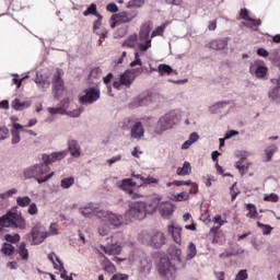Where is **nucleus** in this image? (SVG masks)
Masks as SVG:
<instances>
[{
    "mask_svg": "<svg viewBox=\"0 0 280 280\" xmlns=\"http://www.w3.org/2000/svg\"><path fill=\"white\" fill-rule=\"evenodd\" d=\"M67 156L66 151L54 152L51 154H43L42 160L44 164H35L24 171L25 178H35L39 185L47 183L50 178H54L55 172L49 174V165L56 163V161H62Z\"/></svg>",
    "mask_w": 280,
    "mask_h": 280,
    "instance_id": "nucleus-1",
    "label": "nucleus"
},
{
    "mask_svg": "<svg viewBox=\"0 0 280 280\" xmlns=\"http://www.w3.org/2000/svg\"><path fill=\"white\" fill-rule=\"evenodd\" d=\"M163 200L161 196H155L151 199L149 203L143 201H136L129 205L128 211L125 213L126 218L129 220H144L148 213H156V207H159V201Z\"/></svg>",
    "mask_w": 280,
    "mask_h": 280,
    "instance_id": "nucleus-2",
    "label": "nucleus"
},
{
    "mask_svg": "<svg viewBox=\"0 0 280 280\" xmlns=\"http://www.w3.org/2000/svg\"><path fill=\"white\" fill-rule=\"evenodd\" d=\"M3 229H20V231H25L27 229V222L23 215L16 212H8L0 218V233Z\"/></svg>",
    "mask_w": 280,
    "mask_h": 280,
    "instance_id": "nucleus-3",
    "label": "nucleus"
},
{
    "mask_svg": "<svg viewBox=\"0 0 280 280\" xmlns=\"http://www.w3.org/2000/svg\"><path fill=\"white\" fill-rule=\"evenodd\" d=\"M137 10L122 11L117 14L112 15L110 18V27L115 28L117 25H121L124 23H130L132 20L137 19Z\"/></svg>",
    "mask_w": 280,
    "mask_h": 280,
    "instance_id": "nucleus-4",
    "label": "nucleus"
},
{
    "mask_svg": "<svg viewBox=\"0 0 280 280\" xmlns=\"http://www.w3.org/2000/svg\"><path fill=\"white\" fill-rule=\"evenodd\" d=\"M95 212L102 222H109L112 226L119 228L124 224V217L119 214H115L108 210H96Z\"/></svg>",
    "mask_w": 280,
    "mask_h": 280,
    "instance_id": "nucleus-5",
    "label": "nucleus"
},
{
    "mask_svg": "<svg viewBox=\"0 0 280 280\" xmlns=\"http://www.w3.org/2000/svg\"><path fill=\"white\" fill-rule=\"evenodd\" d=\"M159 273L164 280L176 279V267L172 265L170 259L163 258L159 266Z\"/></svg>",
    "mask_w": 280,
    "mask_h": 280,
    "instance_id": "nucleus-6",
    "label": "nucleus"
},
{
    "mask_svg": "<svg viewBox=\"0 0 280 280\" xmlns=\"http://www.w3.org/2000/svg\"><path fill=\"white\" fill-rule=\"evenodd\" d=\"M144 240L149 241L150 246L153 248H162L165 244V234L159 231H152L144 235Z\"/></svg>",
    "mask_w": 280,
    "mask_h": 280,
    "instance_id": "nucleus-7",
    "label": "nucleus"
},
{
    "mask_svg": "<svg viewBox=\"0 0 280 280\" xmlns=\"http://www.w3.org/2000/svg\"><path fill=\"white\" fill-rule=\"evenodd\" d=\"M100 90L95 88H89L79 96L80 104L89 105V104H95L97 100H100Z\"/></svg>",
    "mask_w": 280,
    "mask_h": 280,
    "instance_id": "nucleus-8",
    "label": "nucleus"
},
{
    "mask_svg": "<svg viewBox=\"0 0 280 280\" xmlns=\"http://www.w3.org/2000/svg\"><path fill=\"white\" fill-rule=\"evenodd\" d=\"M135 80H136L135 72H132L131 70H126L120 74L119 81L113 82V86L114 89H117V91H119L121 86L130 88V85L132 84V82H135Z\"/></svg>",
    "mask_w": 280,
    "mask_h": 280,
    "instance_id": "nucleus-9",
    "label": "nucleus"
},
{
    "mask_svg": "<svg viewBox=\"0 0 280 280\" xmlns=\"http://www.w3.org/2000/svg\"><path fill=\"white\" fill-rule=\"evenodd\" d=\"M240 19H242L243 21H248L244 23V25L245 27H249V30L257 31L259 25H261V20L250 18L248 9L246 8L241 9Z\"/></svg>",
    "mask_w": 280,
    "mask_h": 280,
    "instance_id": "nucleus-10",
    "label": "nucleus"
},
{
    "mask_svg": "<svg viewBox=\"0 0 280 280\" xmlns=\"http://www.w3.org/2000/svg\"><path fill=\"white\" fill-rule=\"evenodd\" d=\"M32 237V242L35 245L43 244L45 240L47 238V232L43 231V225L40 223H37L30 233Z\"/></svg>",
    "mask_w": 280,
    "mask_h": 280,
    "instance_id": "nucleus-11",
    "label": "nucleus"
},
{
    "mask_svg": "<svg viewBox=\"0 0 280 280\" xmlns=\"http://www.w3.org/2000/svg\"><path fill=\"white\" fill-rule=\"evenodd\" d=\"M135 187H137V183L132 180V178L122 179L119 184V188L122 191H126V194H129L133 200H137V198H141V195L132 191Z\"/></svg>",
    "mask_w": 280,
    "mask_h": 280,
    "instance_id": "nucleus-12",
    "label": "nucleus"
},
{
    "mask_svg": "<svg viewBox=\"0 0 280 280\" xmlns=\"http://www.w3.org/2000/svg\"><path fill=\"white\" fill-rule=\"evenodd\" d=\"M175 124H176V114L168 113L160 118L158 122V128H161V130H170V128H173Z\"/></svg>",
    "mask_w": 280,
    "mask_h": 280,
    "instance_id": "nucleus-13",
    "label": "nucleus"
},
{
    "mask_svg": "<svg viewBox=\"0 0 280 280\" xmlns=\"http://www.w3.org/2000/svg\"><path fill=\"white\" fill-rule=\"evenodd\" d=\"M100 248L105 253V255H121V245L110 238L107 245H100Z\"/></svg>",
    "mask_w": 280,
    "mask_h": 280,
    "instance_id": "nucleus-14",
    "label": "nucleus"
},
{
    "mask_svg": "<svg viewBox=\"0 0 280 280\" xmlns=\"http://www.w3.org/2000/svg\"><path fill=\"white\" fill-rule=\"evenodd\" d=\"M156 209L159 210L160 215H162V218L170 220V218L172 217V213H174L175 207H174V203L170 201L161 202L160 200L158 202Z\"/></svg>",
    "mask_w": 280,
    "mask_h": 280,
    "instance_id": "nucleus-15",
    "label": "nucleus"
},
{
    "mask_svg": "<svg viewBox=\"0 0 280 280\" xmlns=\"http://www.w3.org/2000/svg\"><path fill=\"white\" fill-rule=\"evenodd\" d=\"M21 132H25V128L21 124L14 122L11 129L13 145L21 142Z\"/></svg>",
    "mask_w": 280,
    "mask_h": 280,
    "instance_id": "nucleus-16",
    "label": "nucleus"
},
{
    "mask_svg": "<svg viewBox=\"0 0 280 280\" xmlns=\"http://www.w3.org/2000/svg\"><path fill=\"white\" fill-rule=\"evenodd\" d=\"M172 185H175V187H183V185H186L189 187L190 185V190L189 194H198V184L191 182V180H174L172 183H167L166 187H172Z\"/></svg>",
    "mask_w": 280,
    "mask_h": 280,
    "instance_id": "nucleus-17",
    "label": "nucleus"
},
{
    "mask_svg": "<svg viewBox=\"0 0 280 280\" xmlns=\"http://www.w3.org/2000/svg\"><path fill=\"white\" fill-rule=\"evenodd\" d=\"M209 236L212 237V244H222L224 242V232L220 230V226H212Z\"/></svg>",
    "mask_w": 280,
    "mask_h": 280,
    "instance_id": "nucleus-18",
    "label": "nucleus"
},
{
    "mask_svg": "<svg viewBox=\"0 0 280 280\" xmlns=\"http://www.w3.org/2000/svg\"><path fill=\"white\" fill-rule=\"evenodd\" d=\"M167 231L175 244H180V242H183V228L177 225H168Z\"/></svg>",
    "mask_w": 280,
    "mask_h": 280,
    "instance_id": "nucleus-19",
    "label": "nucleus"
},
{
    "mask_svg": "<svg viewBox=\"0 0 280 280\" xmlns=\"http://www.w3.org/2000/svg\"><path fill=\"white\" fill-rule=\"evenodd\" d=\"M145 135V129L143 128V122L136 121L131 127V139H141Z\"/></svg>",
    "mask_w": 280,
    "mask_h": 280,
    "instance_id": "nucleus-20",
    "label": "nucleus"
},
{
    "mask_svg": "<svg viewBox=\"0 0 280 280\" xmlns=\"http://www.w3.org/2000/svg\"><path fill=\"white\" fill-rule=\"evenodd\" d=\"M271 84H273V88L269 91V97L280 100V78L271 79Z\"/></svg>",
    "mask_w": 280,
    "mask_h": 280,
    "instance_id": "nucleus-21",
    "label": "nucleus"
},
{
    "mask_svg": "<svg viewBox=\"0 0 280 280\" xmlns=\"http://www.w3.org/2000/svg\"><path fill=\"white\" fill-rule=\"evenodd\" d=\"M210 49H214L215 51H222V49H226L229 47V40L225 39H214L210 42Z\"/></svg>",
    "mask_w": 280,
    "mask_h": 280,
    "instance_id": "nucleus-22",
    "label": "nucleus"
},
{
    "mask_svg": "<svg viewBox=\"0 0 280 280\" xmlns=\"http://www.w3.org/2000/svg\"><path fill=\"white\" fill-rule=\"evenodd\" d=\"M96 211H102V209L95 208L93 205H90V206L84 207V208H80V213L84 218H93V215L97 217V212Z\"/></svg>",
    "mask_w": 280,
    "mask_h": 280,
    "instance_id": "nucleus-23",
    "label": "nucleus"
},
{
    "mask_svg": "<svg viewBox=\"0 0 280 280\" xmlns=\"http://www.w3.org/2000/svg\"><path fill=\"white\" fill-rule=\"evenodd\" d=\"M150 96H138L130 104L129 108H139V106H148Z\"/></svg>",
    "mask_w": 280,
    "mask_h": 280,
    "instance_id": "nucleus-24",
    "label": "nucleus"
},
{
    "mask_svg": "<svg viewBox=\"0 0 280 280\" xmlns=\"http://www.w3.org/2000/svg\"><path fill=\"white\" fill-rule=\"evenodd\" d=\"M150 32H152V26L150 24H143L139 32V39L141 42L150 40Z\"/></svg>",
    "mask_w": 280,
    "mask_h": 280,
    "instance_id": "nucleus-25",
    "label": "nucleus"
},
{
    "mask_svg": "<svg viewBox=\"0 0 280 280\" xmlns=\"http://www.w3.org/2000/svg\"><path fill=\"white\" fill-rule=\"evenodd\" d=\"M168 255L171 257V259H173L174 261H183V249L176 247V246H171L168 248Z\"/></svg>",
    "mask_w": 280,
    "mask_h": 280,
    "instance_id": "nucleus-26",
    "label": "nucleus"
},
{
    "mask_svg": "<svg viewBox=\"0 0 280 280\" xmlns=\"http://www.w3.org/2000/svg\"><path fill=\"white\" fill-rule=\"evenodd\" d=\"M32 104L30 102H21L19 98H15L11 103V107L13 110H25V108H30Z\"/></svg>",
    "mask_w": 280,
    "mask_h": 280,
    "instance_id": "nucleus-27",
    "label": "nucleus"
},
{
    "mask_svg": "<svg viewBox=\"0 0 280 280\" xmlns=\"http://www.w3.org/2000/svg\"><path fill=\"white\" fill-rule=\"evenodd\" d=\"M52 86L55 91H62L65 89V81H62V77H60V72H57L56 74H54Z\"/></svg>",
    "mask_w": 280,
    "mask_h": 280,
    "instance_id": "nucleus-28",
    "label": "nucleus"
},
{
    "mask_svg": "<svg viewBox=\"0 0 280 280\" xmlns=\"http://www.w3.org/2000/svg\"><path fill=\"white\" fill-rule=\"evenodd\" d=\"M68 150L71 154V156H80V144H78L77 140H70L68 142Z\"/></svg>",
    "mask_w": 280,
    "mask_h": 280,
    "instance_id": "nucleus-29",
    "label": "nucleus"
},
{
    "mask_svg": "<svg viewBox=\"0 0 280 280\" xmlns=\"http://www.w3.org/2000/svg\"><path fill=\"white\" fill-rule=\"evenodd\" d=\"M150 270H152V262L148 259H142L140 261V271L142 275H150Z\"/></svg>",
    "mask_w": 280,
    "mask_h": 280,
    "instance_id": "nucleus-30",
    "label": "nucleus"
},
{
    "mask_svg": "<svg viewBox=\"0 0 280 280\" xmlns=\"http://www.w3.org/2000/svg\"><path fill=\"white\" fill-rule=\"evenodd\" d=\"M16 253L20 255V257L24 260L27 261L30 259V252L25 247V243H21L16 249Z\"/></svg>",
    "mask_w": 280,
    "mask_h": 280,
    "instance_id": "nucleus-31",
    "label": "nucleus"
},
{
    "mask_svg": "<svg viewBox=\"0 0 280 280\" xmlns=\"http://www.w3.org/2000/svg\"><path fill=\"white\" fill-rule=\"evenodd\" d=\"M158 71L160 75H172L174 69L170 65L161 63L158 67Z\"/></svg>",
    "mask_w": 280,
    "mask_h": 280,
    "instance_id": "nucleus-32",
    "label": "nucleus"
},
{
    "mask_svg": "<svg viewBox=\"0 0 280 280\" xmlns=\"http://www.w3.org/2000/svg\"><path fill=\"white\" fill-rule=\"evenodd\" d=\"M190 172H191V164L189 162H184L183 167L177 168L178 176H189Z\"/></svg>",
    "mask_w": 280,
    "mask_h": 280,
    "instance_id": "nucleus-33",
    "label": "nucleus"
},
{
    "mask_svg": "<svg viewBox=\"0 0 280 280\" xmlns=\"http://www.w3.org/2000/svg\"><path fill=\"white\" fill-rule=\"evenodd\" d=\"M246 209H247V211H249L246 214V218H250L252 220H255V218H257V215H259V212H257V207L255 205L247 203Z\"/></svg>",
    "mask_w": 280,
    "mask_h": 280,
    "instance_id": "nucleus-34",
    "label": "nucleus"
},
{
    "mask_svg": "<svg viewBox=\"0 0 280 280\" xmlns=\"http://www.w3.org/2000/svg\"><path fill=\"white\" fill-rule=\"evenodd\" d=\"M188 254L186 259L189 261L191 259H194V257H196V255H198V249H196V244H194V242H190L188 245Z\"/></svg>",
    "mask_w": 280,
    "mask_h": 280,
    "instance_id": "nucleus-35",
    "label": "nucleus"
},
{
    "mask_svg": "<svg viewBox=\"0 0 280 280\" xmlns=\"http://www.w3.org/2000/svg\"><path fill=\"white\" fill-rule=\"evenodd\" d=\"M135 124V120L130 117L124 118L120 122L119 126L122 130H130L132 128V125Z\"/></svg>",
    "mask_w": 280,
    "mask_h": 280,
    "instance_id": "nucleus-36",
    "label": "nucleus"
},
{
    "mask_svg": "<svg viewBox=\"0 0 280 280\" xmlns=\"http://www.w3.org/2000/svg\"><path fill=\"white\" fill-rule=\"evenodd\" d=\"M277 150H279V148L276 144H271L265 150L268 162L272 161V156Z\"/></svg>",
    "mask_w": 280,
    "mask_h": 280,
    "instance_id": "nucleus-37",
    "label": "nucleus"
},
{
    "mask_svg": "<svg viewBox=\"0 0 280 280\" xmlns=\"http://www.w3.org/2000/svg\"><path fill=\"white\" fill-rule=\"evenodd\" d=\"M92 14L93 16H100V13H97V4L92 3L84 12V16H90Z\"/></svg>",
    "mask_w": 280,
    "mask_h": 280,
    "instance_id": "nucleus-38",
    "label": "nucleus"
},
{
    "mask_svg": "<svg viewBox=\"0 0 280 280\" xmlns=\"http://www.w3.org/2000/svg\"><path fill=\"white\" fill-rule=\"evenodd\" d=\"M75 185V178L74 177H67L61 180V188L62 189H69V187H73Z\"/></svg>",
    "mask_w": 280,
    "mask_h": 280,
    "instance_id": "nucleus-39",
    "label": "nucleus"
},
{
    "mask_svg": "<svg viewBox=\"0 0 280 280\" xmlns=\"http://www.w3.org/2000/svg\"><path fill=\"white\" fill-rule=\"evenodd\" d=\"M31 202L32 199L28 196L16 198V203L19 207H30Z\"/></svg>",
    "mask_w": 280,
    "mask_h": 280,
    "instance_id": "nucleus-40",
    "label": "nucleus"
},
{
    "mask_svg": "<svg viewBox=\"0 0 280 280\" xmlns=\"http://www.w3.org/2000/svg\"><path fill=\"white\" fill-rule=\"evenodd\" d=\"M2 253L10 257L16 253V249L12 246V244H4L2 247Z\"/></svg>",
    "mask_w": 280,
    "mask_h": 280,
    "instance_id": "nucleus-41",
    "label": "nucleus"
},
{
    "mask_svg": "<svg viewBox=\"0 0 280 280\" xmlns=\"http://www.w3.org/2000/svg\"><path fill=\"white\" fill-rule=\"evenodd\" d=\"M165 27H167V24H162L161 26H158L156 30L151 33V38H155V36H163Z\"/></svg>",
    "mask_w": 280,
    "mask_h": 280,
    "instance_id": "nucleus-42",
    "label": "nucleus"
},
{
    "mask_svg": "<svg viewBox=\"0 0 280 280\" xmlns=\"http://www.w3.org/2000/svg\"><path fill=\"white\" fill-rule=\"evenodd\" d=\"M257 228L262 230L264 235H270V233H272V226L264 224L259 221L257 222Z\"/></svg>",
    "mask_w": 280,
    "mask_h": 280,
    "instance_id": "nucleus-43",
    "label": "nucleus"
},
{
    "mask_svg": "<svg viewBox=\"0 0 280 280\" xmlns=\"http://www.w3.org/2000/svg\"><path fill=\"white\" fill-rule=\"evenodd\" d=\"M266 73H268V68L264 66H258L255 70L256 78H266Z\"/></svg>",
    "mask_w": 280,
    "mask_h": 280,
    "instance_id": "nucleus-44",
    "label": "nucleus"
},
{
    "mask_svg": "<svg viewBox=\"0 0 280 280\" xmlns=\"http://www.w3.org/2000/svg\"><path fill=\"white\" fill-rule=\"evenodd\" d=\"M10 138V129L8 127H0V141H5V139Z\"/></svg>",
    "mask_w": 280,
    "mask_h": 280,
    "instance_id": "nucleus-45",
    "label": "nucleus"
},
{
    "mask_svg": "<svg viewBox=\"0 0 280 280\" xmlns=\"http://www.w3.org/2000/svg\"><path fill=\"white\" fill-rule=\"evenodd\" d=\"M186 200H189V194H187L185 191H182L174 197L175 202H184Z\"/></svg>",
    "mask_w": 280,
    "mask_h": 280,
    "instance_id": "nucleus-46",
    "label": "nucleus"
},
{
    "mask_svg": "<svg viewBox=\"0 0 280 280\" xmlns=\"http://www.w3.org/2000/svg\"><path fill=\"white\" fill-rule=\"evenodd\" d=\"M152 47V39H148L147 42L138 45L139 51L143 54V51H148Z\"/></svg>",
    "mask_w": 280,
    "mask_h": 280,
    "instance_id": "nucleus-47",
    "label": "nucleus"
},
{
    "mask_svg": "<svg viewBox=\"0 0 280 280\" xmlns=\"http://www.w3.org/2000/svg\"><path fill=\"white\" fill-rule=\"evenodd\" d=\"M143 185H159V179L154 177H147L143 179L142 184H140L138 187H143Z\"/></svg>",
    "mask_w": 280,
    "mask_h": 280,
    "instance_id": "nucleus-48",
    "label": "nucleus"
},
{
    "mask_svg": "<svg viewBox=\"0 0 280 280\" xmlns=\"http://www.w3.org/2000/svg\"><path fill=\"white\" fill-rule=\"evenodd\" d=\"M110 233V226L108 224L103 223L100 228H98V234L102 236H106Z\"/></svg>",
    "mask_w": 280,
    "mask_h": 280,
    "instance_id": "nucleus-49",
    "label": "nucleus"
},
{
    "mask_svg": "<svg viewBox=\"0 0 280 280\" xmlns=\"http://www.w3.org/2000/svg\"><path fill=\"white\" fill-rule=\"evenodd\" d=\"M237 183H234L232 187L230 188V194H231V200L232 202L240 196V190H237Z\"/></svg>",
    "mask_w": 280,
    "mask_h": 280,
    "instance_id": "nucleus-50",
    "label": "nucleus"
},
{
    "mask_svg": "<svg viewBox=\"0 0 280 280\" xmlns=\"http://www.w3.org/2000/svg\"><path fill=\"white\" fill-rule=\"evenodd\" d=\"M212 222L214 224H218L214 226H219V229H221L222 226H224V224H226V221L222 220V215H220V214L214 215L212 219Z\"/></svg>",
    "mask_w": 280,
    "mask_h": 280,
    "instance_id": "nucleus-51",
    "label": "nucleus"
},
{
    "mask_svg": "<svg viewBox=\"0 0 280 280\" xmlns=\"http://www.w3.org/2000/svg\"><path fill=\"white\" fill-rule=\"evenodd\" d=\"M264 200L266 202H279V196L277 194L272 192L270 195H265Z\"/></svg>",
    "mask_w": 280,
    "mask_h": 280,
    "instance_id": "nucleus-52",
    "label": "nucleus"
},
{
    "mask_svg": "<svg viewBox=\"0 0 280 280\" xmlns=\"http://www.w3.org/2000/svg\"><path fill=\"white\" fill-rule=\"evenodd\" d=\"M246 279H248V270L246 269L240 270L235 276V280H246Z\"/></svg>",
    "mask_w": 280,
    "mask_h": 280,
    "instance_id": "nucleus-53",
    "label": "nucleus"
},
{
    "mask_svg": "<svg viewBox=\"0 0 280 280\" xmlns=\"http://www.w3.org/2000/svg\"><path fill=\"white\" fill-rule=\"evenodd\" d=\"M50 115H65V108L62 107H48Z\"/></svg>",
    "mask_w": 280,
    "mask_h": 280,
    "instance_id": "nucleus-54",
    "label": "nucleus"
},
{
    "mask_svg": "<svg viewBox=\"0 0 280 280\" xmlns=\"http://www.w3.org/2000/svg\"><path fill=\"white\" fill-rule=\"evenodd\" d=\"M143 5V0H130L128 2V8H141Z\"/></svg>",
    "mask_w": 280,
    "mask_h": 280,
    "instance_id": "nucleus-55",
    "label": "nucleus"
},
{
    "mask_svg": "<svg viewBox=\"0 0 280 280\" xmlns=\"http://www.w3.org/2000/svg\"><path fill=\"white\" fill-rule=\"evenodd\" d=\"M5 240H7V242H11L12 244H16V242H19V240H21V236L19 234H15L14 236H12L10 234H7Z\"/></svg>",
    "mask_w": 280,
    "mask_h": 280,
    "instance_id": "nucleus-56",
    "label": "nucleus"
},
{
    "mask_svg": "<svg viewBox=\"0 0 280 280\" xmlns=\"http://www.w3.org/2000/svg\"><path fill=\"white\" fill-rule=\"evenodd\" d=\"M16 191H18L16 188H12L5 192H2L0 195V198H2V200H4L5 198H10V196H14V194H16Z\"/></svg>",
    "mask_w": 280,
    "mask_h": 280,
    "instance_id": "nucleus-57",
    "label": "nucleus"
},
{
    "mask_svg": "<svg viewBox=\"0 0 280 280\" xmlns=\"http://www.w3.org/2000/svg\"><path fill=\"white\" fill-rule=\"evenodd\" d=\"M135 58L136 59L130 63V67H137V65L141 67V54L135 52Z\"/></svg>",
    "mask_w": 280,
    "mask_h": 280,
    "instance_id": "nucleus-58",
    "label": "nucleus"
},
{
    "mask_svg": "<svg viewBox=\"0 0 280 280\" xmlns=\"http://www.w3.org/2000/svg\"><path fill=\"white\" fill-rule=\"evenodd\" d=\"M102 75V69L100 67H96L91 70L90 78H100Z\"/></svg>",
    "mask_w": 280,
    "mask_h": 280,
    "instance_id": "nucleus-59",
    "label": "nucleus"
},
{
    "mask_svg": "<svg viewBox=\"0 0 280 280\" xmlns=\"http://www.w3.org/2000/svg\"><path fill=\"white\" fill-rule=\"evenodd\" d=\"M106 10H107V12L115 13V12H119V7H117L116 3H109L106 5Z\"/></svg>",
    "mask_w": 280,
    "mask_h": 280,
    "instance_id": "nucleus-60",
    "label": "nucleus"
},
{
    "mask_svg": "<svg viewBox=\"0 0 280 280\" xmlns=\"http://www.w3.org/2000/svg\"><path fill=\"white\" fill-rule=\"evenodd\" d=\"M28 213H30V215H36L38 213V207L36 206V203L30 205Z\"/></svg>",
    "mask_w": 280,
    "mask_h": 280,
    "instance_id": "nucleus-61",
    "label": "nucleus"
},
{
    "mask_svg": "<svg viewBox=\"0 0 280 280\" xmlns=\"http://www.w3.org/2000/svg\"><path fill=\"white\" fill-rule=\"evenodd\" d=\"M97 20L93 23V30H100L102 27V14L96 15Z\"/></svg>",
    "mask_w": 280,
    "mask_h": 280,
    "instance_id": "nucleus-62",
    "label": "nucleus"
},
{
    "mask_svg": "<svg viewBox=\"0 0 280 280\" xmlns=\"http://www.w3.org/2000/svg\"><path fill=\"white\" fill-rule=\"evenodd\" d=\"M128 279V275H124V273H116L112 277L110 280H127Z\"/></svg>",
    "mask_w": 280,
    "mask_h": 280,
    "instance_id": "nucleus-63",
    "label": "nucleus"
},
{
    "mask_svg": "<svg viewBox=\"0 0 280 280\" xmlns=\"http://www.w3.org/2000/svg\"><path fill=\"white\" fill-rule=\"evenodd\" d=\"M39 89H43V91H45V89H49V82L48 81H36Z\"/></svg>",
    "mask_w": 280,
    "mask_h": 280,
    "instance_id": "nucleus-64",
    "label": "nucleus"
}]
</instances>
